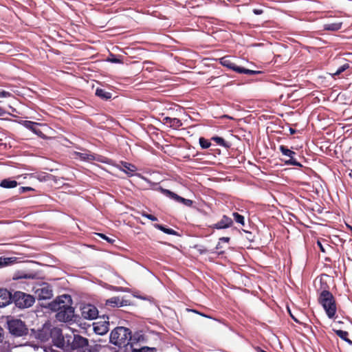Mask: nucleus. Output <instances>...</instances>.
<instances>
[{
	"label": "nucleus",
	"mask_w": 352,
	"mask_h": 352,
	"mask_svg": "<svg viewBox=\"0 0 352 352\" xmlns=\"http://www.w3.org/2000/svg\"><path fill=\"white\" fill-rule=\"evenodd\" d=\"M69 295L64 294L57 297L50 304V309L56 311V318L60 322L72 321L74 317V308Z\"/></svg>",
	"instance_id": "1"
},
{
	"label": "nucleus",
	"mask_w": 352,
	"mask_h": 352,
	"mask_svg": "<svg viewBox=\"0 0 352 352\" xmlns=\"http://www.w3.org/2000/svg\"><path fill=\"white\" fill-rule=\"evenodd\" d=\"M318 301L324 309L329 318H333L337 311L336 298L329 290H322L318 298Z\"/></svg>",
	"instance_id": "2"
},
{
	"label": "nucleus",
	"mask_w": 352,
	"mask_h": 352,
	"mask_svg": "<svg viewBox=\"0 0 352 352\" xmlns=\"http://www.w3.org/2000/svg\"><path fill=\"white\" fill-rule=\"evenodd\" d=\"M67 345L65 351L77 352H92L89 345V340L80 335L66 336Z\"/></svg>",
	"instance_id": "3"
},
{
	"label": "nucleus",
	"mask_w": 352,
	"mask_h": 352,
	"mask_svg": "<svg viewBox=\"0 0 352 352\" xmlns=\"http://www.w3.org/2000/svg\"><path fill=\"white\" fill-rule=\"evenodd\" d=\"M131 331L124 327H116L110 334V342L119 347L129 344Z\"/></svg>",
	"instance_id": "4"
},
{
	"label": "nucleus",
	"mask_w": 352,
	"mask_h": 352,
	"mask_svg": "<svg viewBox=\"0 0 352 352\" xmlns=\"http://www.w3.org/2000/svg\"><path fill=\"white\" fill-rule=\"evenodd\" d=\"M9 332L14 337H22L28 333V329L20 319H12L8 321Z\"/></svg>",
	"instance_id": "5"
},
{
	"label": "nucleus",
	"mask_w": 352,
	"mask_h": 352,
	"mask_svg": "<svg viewBox=\"0 0 352 352\" xmlns=\"http://www.w3.org/2000/svg\"><path fill=\"white\" fill-rule=\"evenodd\" d=\"M13 302L19 308L24 309L32 306L35 298L30 294L18 291L13 294Z\"/></svg>",
	"instance_id": "6"
},
{
	"label": "nucleus",
	"mask_w": 352,
	"mask_h": 352,
	"mask_svg": "<svg viewBox=\"0 0 352 352\" xmlns=\"http://www.w3.org/2000/svg\"><path fill=\"white\" fill-rule=\"evenodd\" d=\"M50 338L56 346L65 351L67 345V338L63 336L62 330L58 327H54L50 330Z\"/></svg>",
	"instance_id": "7"
},
{
	"label": "nucleus",
	"mask_w": 352,
	"mask_h": 352,
	"mask_svg": "<svg viewBox=\"0 0 352 352\" xmlns=\"http://www.w3.org/2000/svg\"><path fill=\"white\" fill-rule=\"evenodd\" d=\"M156 190L162 193L163 195H164L165 196L175 200L177 202L182 203L186 206L191 207L193 204V201L192 200L182 197L177 194L168 189H165L162 186L158 187Z\"/></svg>",
	"instance_id": "8"
},
{
	"label": "nucleus",
	"mask_w": 352,
	"mask_h": 352,
	"mask_svg": "<svg viewBox=\"0 0 352 352\" xmlns=\"http://www.w3.org/2000/svg\"><path fill=\"white\" fill-rule=\"evenodd\" d=\"M279 150L283 153V155L289 157V160H285V164L287 165H293L296 166L302 167V164L297 162V160L294 158L296 155V153L290 149H289L287 146L284 145H280L279 146Z\"/></svg>",
	"instance_id": "9"
},
{
	"label": "nucleus",
	"mask_w": 352,
	"mask_h": 352,
	"mask_svg": "<svg viewBox=\"0 0 352 352\" xmlns=\"http://www.w3.org/2000/svg\"><path fill=\"white\" fill-rule=\"evenodd\" d=\"M98 309L92 305H87L81 308V316L87 320L96 319L98 316Z\"/></svg>",
	"instance_id": "10"
},
{
	"label": "nucleus",
	"mask_w": 352,
	"mask_h": 352,
	"mask_svg": "<svg viewBox=\"0 0 352 352\" xmlns=\"http://www.w3.org/2000/svg\"><path fill=\"white\" fill-rule=\"evenodd\" d=\"M35 293L39 300L50 299L53 296V291L51 287L47 283L41 285L40 288L36 289Z\"/></svg>",
	"instance_id": "11"
},
{
	"label": "nucleus",
	"mask_w": 352,
	"mask_h": 352,
	"mask_svg": "<svg viewBox=\"0 0 352 352\" xmlns=\"http://www.w3.org/2000/svg\"><path fill=\"white\" fill-rule=\"evenodd\" d=\"M107 319L109 320V318L107 317ZM93 326L94 332L96 334L102 336L108 332L109 322L108 320H100L94 322Z\"/></svg>",
	"instance_id": "12"
},
{
	"label": "nucleus",
	"mask_w": 352,
	"mask_h": 352,
	"mask_svg": "<svg viewBox=\"0 0 352 352\" xmlns=\"http://www.w3.org/2000/svg\"><path fill=\"white\" fill-rule=\"evenodd\" d=\"M13 301V295L8 289L0 288V307H4Z\"/></svg>",
	"instance_id": "13"
},
{
	"label": "nucleus",
	"mask_w": 352,
	"mask_h": 352,
	"mask_svg": "<svg viewBox=\"0 0 352 352\" xmlns=\"http://www.w3.org/2000/svg\"><path fill=\"white\" fill-rule=\"evenodd\" d=\"M128 305V300L123 299L120 296H113L107 299L105 305L110 307H120Z\"/></svg>",
	"instance_id": "14"
},
{
	"label": "nucleus",
	"mask_w": 352,
	"mask_h": 352,
	"mask_svg": "<svg viewBox=\"0 0 352 352\" xmlns=\"http://www.w3.org/2000/svg\"><path fill=\"white\" fill-rule=\"evenodd\" d=\"M232 225V219L224 214L220 221L212 226V228L217 230H221L230 228Z\"/></svg>",
	"instance_id": "15"
},
{
	"label": "nucleus",
	"mask_w": 352,
	"mask_h": 352,
	"mask_svg": "<svg viewBox=\"0 0 352 352\" xmlns=\"http://www.w3.org/2000/svg\"><path fill=\"white\" fill-rule=\"evenodd\" d=\"M24 126L38 136L42 137L43 135V132L39 129V126H41V124L26 120L24 121Z\"/></svg>",
	"instance_id": "16"
},
{
	"label": "nucleus",
	"mask_w": 352,
	"mask_h": 352,
	"mask_svg": "<svg viewBox=\"0 0 352 352\" xmlns=\"http://www.w3.org/2000/svg\"><path fill=\"white\" fill-rule=\"evenodd\" d=\"M163 122L175 129H177L182 126V122L179 118H176L164 117L163 118Z\"/></svg>",
	"instance_id": "17"
},
{
	"label": "nucleus",
	"mask_w": 352,
	"mask_h": 352,
	"mask_svg": "<svg viewBox=\"0 0 352 352\" xmlns=\"http://www.w3.org/2000/svg\"><path fill=\"white\" fill-rule=\"evenodd\" d=\"M220 63L223 66L226 67L236 72H238L239 68V66L236 65L234 63L232 62L231 59L228 56H223L220 58Z\"/></svg>",
	"instance_id": "18"
},
{
	"label": "nucleus",
	"mask_w": 352,
	"mask_h": 352,
	"mask_svg": "<svg viewBox=\"0 0 352 352\" xmlns=\"http://www.w3.org/2000/svg\"><path fill=\"white\" fill-rule=\"evenodd\" d=\"M17 258L16 257H0V268L6 266L12 265L16 262Z\"/></svg>",
	"instance_id": "19"
},
{
	"label": "nucleus",
	"mask_w": 352,
	"mask_h": 352,
	"mask_svg": "<svg viewBox=\"0 0 352 352\" xmlns=\"http://www.w3.org/2000/svg\"><path fill=\"white\" fill-rule=\"evenodd\" d=\"M121 164L123 171L129 175H133V173L137 170L136 166L132 164L126 162H122Z\"/></svg>",
	"instance_id": "20"
},
{
	"label": "nucleus",
	"mask_w": 352,
	"mask_h": 352,
	"mask_svg": "<svg viewBox=\"0 0 352 352\" xmlns=\"http://www.w3.org/2000/svg\"><path fill=\"white\" fill-rule=\"evenodd\" d=\"M333 331L339 338L347 342L349 344L352 345V341L349 338V333L347 331L335 329H333Z\"/></svg>",
	"instance_id": "21"
},
{
	"label": "nucleus",
	"mask_w": 352,
	"mask_h": 352,
	"mask_svg": "<svg viewBox=\"0 0 352 352\" xmlns=\"http://www.w3.org/2000/svg\"><path fill=\"white\" fill-rule=\"evenodd\" d=\"M96 96L102 100H107L111 98L112 95L110 92H108L103 89L97 88L96 90Z\"/></svg>",
	"instance_id": "22"
},
{
	"label": "nucleus",
	"mask_w": 352,
	"mask_h": 352,
	"mask_svg": "<svg viewBox=\"0 0 352 352\" xmlns=\"http://www.w3.org/2000/svg\"><path fill=\"white\" fill-rule=\"evenodd\" d=\"M342 22L329 23L324 25V30L329 31H338L342 28Z\"/></svg>",
	"instance_id": "23"
},
{
	"label": "nucleus",
	"mask_w": 352,
	"mask_h": 352,
	"mask_svg": "<svg viewBox=\"0 0 352 352\" xmlns=\"http://www.w3.org/2000/svg\"><path fill=\"white\" fill-rule=\"evenodd\" d=\"M34 278V274H28V273H25V272H21V271H18V272H15L13 276V279H14V280H18V279H21V278L28 279V278Z\"/></svg>",
	"instance_id": "24"
},
{
	"label": "nucleus",
	"mask_w": 352,
	"mask_h": 352,
	"mask_svg": "<svg viewBox=\"0 0 352 352\" xmlns=\"http://www.w3.org/2000/svg\"><path fill=\"white\" fill-rule=\"evenodd\" d=\"M212 141L216 142L218 145L223 146L226 148H229L230 147V144L228 142H226L223 138L219 136H214L211 138Z\"/></svg>",
	"instance_id": "25"
},
{
	"label": "nucleus",
	"mask_w": 352,
	"mask_h": 352,
	"mask_svg": "<svg viewBox=\"0 0 352 352\" xmlns=\"http://www.w3.org/2000/svg\"><path fill=\"white\" fill-rule=\"evenodd\" d=\"M38 338L43 342L47 341L50 338V331L47 329L43 328L38 333Z\"/></svg>",
	"instance_id": "26"
},
{
	"label": "nucleus",
	"mask_w": 352,
	"mask_h": 352,
	"mask_svg": "<svg viewBox=\"0 0 352 352\" xmlns=\"http://www.w3.org/2000/svg\"><path fill=\"white\" fill-rule=\"evenodd\" d=\"M17 182L15 180H10L5 179L1 181L0 186L5 188H12L17 186Z\"/></svg>",
	"instance_id": "27"
},
{
	"label": "nucleus",
	"mask_w": 352,
	"mask_h": 352,
	"mask_svg": "<svg viewBox=\"0 0 352 352\" xmlns=\"http://www.w3.org/2000/svg\"><path fill=\"white\" fill-rule=\"evenodd\" d=\"M143 340H144V338H143L142 335L139 334V333H135L134 335L132 336V334L131 333L130 342H129L131 349H132V346H134L135 344H137L138 342H139Z\"/></svg>",
	"instance_id": "28"
},
{
	"label": "nucleus",
	"mask_w": 352,
	"mask_h": 352,
	"mask_svg": "<svg viewBox=\"0 0 352 352\" xmlns=\"http://www.w3.org/2000/svg\"><path fill=\"white\" fill-rule=\"evenodd\" d=\"M155 227L166 234L170 235H177V232L175 230L171 228H167L161 224H156Z\"/></svg>",
	"instance_id": "29"
},
{
	"label": "nucleus",
	"mask_w": 352,
	"mask_h": 352,
	"mask_svg": "<svg viewBox=\"0 0 352 352\" xmlns=\"http://www.w3.org/2000/svg\"><path fill=\"white\" fill-rule=\"evenodd\" d=\"M157 349L155 347L142 346L140 349L135 348L132 346L131 352H156Z\"/></svg>",
	"instance_id": "30"
},
{
	"label": "nucleus",
	"mask_w": 352,
	"mask_h": 352,
	"mask_svg": "<svg viewBox=\"0 0 352 352\" xmlns=\"http://www.w3.org/2000/svg\"><path fill=\"white\" fill-rule=\"evenodd\" d=\"M237 73H239V74H248V75H255V74H261V71H256V70L248 69H245L244 67H239Z\"/></svg>",
	"instance_id": "31"
},
{
	"label": "nucleus",
	"mask_w": 352,
	"mask_h": 352,
	"mask_svg": "<svg viewBox=\"0 0 352 352\" xmlns=\"http://www.w3.org/2000/svg\"><path fill=\"white\" fill-rule=\"evenodd\" d=\"M232 217L234 218V220L237 223L242 226L245 225V219L244 217L238 212H233Z\"/></svg>",
	"instance_id": "32"
},
{
	"label": "nucleus",
	"mask_w": 352,
	"mask_h": 352,
	"mask_svg": "<svg viewBox=\"0 0 352 352\" xmlns=\"http://www.w3.org/2000/svg\"><path fill=\"white\" fill-rule=\"evenodd\" d=\"M199 142L200 146L203 149L208 148L211 145V143L210 142V141L203 137L199 138Z\"/></svg>",
	"instance_id": "33"
},
{
	"label": "nucleus",
	"mask_w": 352,
	"mask_h": 352,
	"mask_svg": "<svg viewBox=\"0 0 352 352\" xmlns=\"http://www.w3.org/2000/svg\"><path fill=\"white\" fill-rule=\"evenodd\" d=\"M111 57L108 58V61L113 63H122V61L121 59L116 57L114 55H111Z\"/></svg>",
	"instance_id": "34"
},
{
	"label": "nucleus",
	"mask_w": 352,
	"mask_h": 352,
	"mask_svg": "<svg viewBox=\"0 0 352 352\" xmlns=\"http://www.w3.org/2000/svg\"><path fill=\"white\" fill-rule=\"evenodd\" d=\"M98 235L102 239H104L106 240L107 242H109V243H113V242L115 241L114 239H110L109 237H108L107 236H106L105 234H102V233H98Z\"/></svg>",
	"instance_id": "35"
},
{
	"label": "nucleus",
	"mask_w": 352,
	"mask_h": 352,
	"mask_svg": "<svg viewBox=\"0 0 352 352\" xmlns=\"http://www.w3.org/2000/svg\"><path fill=\"white\" fill-rule=\"evenodd\" d=\"M12 96V94L9 91L1 90L0 91V98H8Z\"/></svg>",
	"instance_id": "36"
},
{
	"label": "nucleus",
	"mask_w": 352,
	"mask_h": 352,
	"mask_svg": "<svg viewBox=\"0 0 352 352\" xmlns=\"http://www.w3.org/2000/svg\"><path fill=\"white\" fill-rule=\"evenodd\" d=\"M31 190H34V189H33L31 187H28V186H22V187H21L19 188V192L21 193H23V192H25L27 191H31Z\"/></svg>",
	"instance_id": "37"
},
{
	"label": "nucleus",
	"mask_w": 352,
	"mask_h": 352,
	"mask_svg": "<svg viewBox=\"0 0 352 352\" xmlns=\"http://www.w3.org/2000/svg\"><path fill=\"white\" fill-rule=\"evenodd\" d=\"M144 217H146L147 219L153 221H157V218L153 215V214H142Z\"/></svg>",
	"instance_id": "38"
},
{
	"label": "nucleus",
	"mask_w": 352,
	"mask_h": 352,
	"mask_svg": "<svg viewBox=\"0 0 352 352\" xmlns=\"http://www.w3.org/2000/svg\"><path fill=\"white\" fill-rule=\"evenodd\" d=\"M5 338L4 329L0 326V343H1Z\"/></svg>",
	"instance_id": "39"
},
{
	"label": "nucleus",
	"mask_w": 352,
	"mask_h": 352,
	"mask_svg": "<svg viewBox=\"0 0 352 352\" xmlns=\"http://www.w3.org/2000/svg\"><path fill=\"white\" fill-rule=\"evenodd\" d=\"M349 67V64L346 63L341 67H340L338 69L340 73H342L344 71H345L346 69Z\"/></svg>",
	"instance_id": "40"
},
{
	"label": "nucleus",
	"mask_w": 352,
	"mask_h": 352,
	"mask_svg": "<svg viewBox=\"0 0 352 352\" xmlns=\"http://www.w3.org/2000/svg\"><path fill=\"white\" fill-rule=\"evenodd\" d=\"M253 12H254V14H255L256 15H259V14H261L263 13V10L262 9L255 8L253 10Z\"/></svg>",
	"instance_id": "41"
},
{
	"label": "nucleus",
	"mask_w": 352,
	"mask_h": 352,
	"mask_svg": "<svg viewBox=\"0 0 352 352\" xmlns=\"http://www.w3.org/2000/svg\"><path fill=\"white\" fill-rule=\"evenodd\" d=\"M230 237H226V236H223L219 239V241H222V242H225V243H228L230 241Z\"/></svg>",
	"instance_id": "42"
},
{
	"label": "nucleus",
	"mask_w": 352,
	"mask_h": 352,
	"mask_svg": "<svg viewBox=\"0 0 352 352\" xmlns=\"http://www.w3.org/2000/svg\"><path fill=\"white\" fill-rule=\"evenodd\" d=\"M317 244H318V247H319L320 250L322 252H325V250H324V248H323V246H322V243H321L320 241H318Z\"/></svg>",
	"instance_id": "43"
},
{
	"label": "nucleus",
	"mask_w": 352,
	"mask_h": 352,
	"mask_svg": "<svg viewBox=\"0 0 352 352\" xmlns=\"http://www.w3.org/2000/svg\"><path fill=\"white\" fill-rule=\"evenodd\" d=\"M6 113V111L0 107V116H3Z\"/></svg>",
	"instance_id": "44"
},
{
	"label": "nucleus",
	"mask_w": 352,
	"mask_h": 352,
	"mask_svg": "<svg viewBox=\"0 0 352 352\" xmlns=\"http://www.w3.org/2000/svg\"><path fill=\"white\" fill-rule=\"evenodd\" d=\"M341 73L338 71V69L336 70V72L333 74H332V76L334 77L336 76L340 75Z\"/></svg>",
	"instance_id": "45"
},
{
	"label": "nucleus",
	"mask_w": 352,
	"mask_h": 352,
	"mask_svg": "<svg viewBox=\"0 0 352 352\" xmlns=\"http://www.w3.org/2000/svg\"><path fill=\"white\" fill-rule=\"evenodd\" d=\"M289 132H290V134L293 135V134L296 133V129H294L293 128H290Z\"/></svg>",
	"instance_id": "46"
},
{
	"label": "nucleus",
	"mask_w": 352,
	"mask_h": 352,
	"mask_svg": "<svg viewBox=\"0 0 352 352\" xmlns=\"http://www.w3.org/2000/svg\"><path fill=\"white\" fill-rule=\"evenodd\" d=\"M290 316L291 317L293 318V320L297 322H298V320L295 318L294 316H293L291 313H290Z\"/></svg>",
	"instance_id": "47"
},
{
	"label": "nucleus",
	"mask_w": 352,
	"mask_h": 352,
	"mask_svg": "<svg viewBox=\"0 0 352 352\" xmlns=\"http://www.w3.org/2000/svg\"><path fill=\"white\" fill-rule=\"evenodd\" d=\"M290 316L291 317L293 318V320L297 322H298V320L295 318L294 316H293L291 313H290Z\"/></svg>",
	"instance_id": "48"
},
{
	"label": "nucleus",
	"mask_w": 352,
	"mask_h": 352,
	"mask_svg": "<svg viewBox=\"0 0 352 352\" xmlns=\"http://www.w3.org/2000/svg\"><path fill=\"white\" fill-rule=\"evenodd\" d=\"M192 311H194V312H195V313H197V314H200V315H201V316H204V317H208L206 315H205V314H200V313H199L198 311H195V310H192Z\"/></svg>",
	"instance_id": "49"
},
{
	"label": "nucleus",
	"mask_w": 352,
	"mask_h": 352,
	"mask_svg": "<svg viewBox=\"0 0 352 352\" xmlns=\"http://www.w3.org/2000/svg\"><path fill=\"white\" fill-rule=\"evenodd\" d=\"M337 322H338V323H340V324H342V323H343V322L340 321V320H339V321H338Z\"/></svg>",
	"instance_id": "50"
},
{
	"label": "nucleus",
	"mask_w": 352,
	"mask_h": 352,
	"mask_svg": "<svg viewBox=\"0 0 352 352\" xmlns=\"http://www.w3.org/2000/svg\"><path fill=\"white\" fill-rule=\"evenodd\" d=\"M219 243L217 244V249H218V248H219Z\"/></svg>",
	"instance_id": "51"
}]
</instances>
